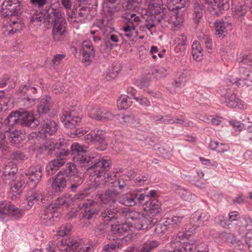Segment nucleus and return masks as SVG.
I'll return each mask as SVG.
<instances>
[{"mask_svg":"<svg viewBox=\"0 0 252 252\" xmlns=\"http://www.w3.org/2000/svg\"><path fill=\"white\" fill-rule=\"evenodd\" d=\"M59 0H51V10H48L49 19L53 23V38L55 41L63 40L66 33V22L63 16L59 13Z\"/></svg>","mask_w":252,"mask_h":252,"instance_id":"obj_4","label":"nucleus"},{"mask_svg":"<svg viewBox=\"0 0 252 252\" xmlns=\"http://www.w3.org/2000/svg\"><path fill=\"white\" fill-rule=\"evenodd\" d=\"M158 245L159 242L156 240L147 241L143 244L139 252H150L152 250L158 247Z\"/></svg>","mask_w":252,"mask_h":252,"instance_id":"obj_47","label":"nucleus"},{"mask_svg":"<svg viewBox=\"0 0 252 252\" xmlns=\"http://www.w3.org/2000/svg\"><path fill=\"white\" fill-rule=\"evenodd\" d=\"M134 99L142 105L145 106H150L151 105L150 101L147 98L143 96L134 97Z\"/></svg>","mask_w":252,"mask_h":252,"instance_id":"obj_63","label":"nucleus"},{"mask_svg":"<svg viewBox=\"0 0 252 252\" xmlns=\"http://www.w3.org/2000/svg\"><path fill=\"white\" fill-rule=\"evenodd\" d=\"M192 55L194 59L200 61L203 56L202 49L199 41L195 40L192 45Z\"/></svg>","mask_w":252,"mask_h":252,"instance_id":"obj_40","label":"nucleus"},{"mask_svg":"<svg viewBox=\"0 0 252 252\" xmlns=\"http://www.w3.org/2000/svg\"><path fill=\"white\" fill-rule=\"evenodd\" d=\"M241 222L243 226L247 228L252 226V220L248 216L242 218Z\"/></svg>","mask_w":252,"mask_h":252,"instance_id":"obj_64","label":"nucleus"},{"mask_svg":"<svg viewBox=\"0 0 252 252\" xmlns=\"http://www.w3.org/2000/svg\"><path fill=\"white\" fill-rule=\"evenodd\" d=\"M20 15L12 14L7 16L9 17V23L13 29L14 33L21 31L23 27V24L19 18Z\"/></svg>","mask_w":252,"mask_h":252,"instance_id":"obj_38","label":"nucleus"},{"mask_svg":"<svg viewBox=\"0 0 252 252\" xmlns=\"http://www.w3.org/2000/svg\"><path fill=\"white\" fill-rule=\"evenodd\" d=\"M131 227V224H129L126 222L118 224H112L111 230L114 234L118 236H116V238L121 239L123 238L120 237L121 235H125V233L129 230Z\"/></svg>","mask_w":252,"mask_h":252,"instance_id":"obj_35","label":"nucleus"},{"mask_svg":"<svg viewBox=\"0 0 252 252\" xmlns=\"http://www.w3.org/2000/svg\"><path fill=\"white\" fill-rule=\"evenodd\" d=\"M8 86L9 89L15 87V83L12 81L7 74H4L0 77V88Z\"/></svg>","mask_w":252,"mask_h":252,"instance_id":"obj_46","label":"nucleus"},{"mask_svg":"<svg viewBox=\"0 0 252 252\" xmlns=\"http://www.w3.org/2000/svg\"><path fill=\"white\" fill-rule=\"evenodd\" d=\"M142 0H128L126 5L127 9L137 11L139 10V5Z\"/></svg>","mask_w":252,"mask_h":252,"instance_id":"obj_51","label":"nucleus"},{"mask_svg":"<svg viewBox=\"0 0 252 252\" xmlns=\"http://www.w3.org/2000/svg\"><path fill=\"white\" fill-rule=\"evenodd\" d=\"M182 252H209L207 245L203 242H196L195 243L183 242Z\"/></svg>","mask_w":252,"mask_h":252,"instance_id":"obj_22","label":"nucleus"},{"mask_svg":"<svg viewBox=\"0 0 252 252\" xmlns=\"http://www.w3.org/2000/svg\"><path fill=\"white\" fill-rule=\"evenodd\" d=\"M110 210L104 211L102 213V220L105 222H108L115 218V215L118 214H122L126 219L127 223L133 225L135 226L136 223L142 213L136 211L134 209L126 208H120L111 206Z\"/></svg>","mask_w":252,"mask_h":252,"instance_id":"obj_7","label":"nucleus"},{"mask_svg":"<svg viewBox=\"0 0 252 252\" xmlns=\"http://www.w3.org/2000/svg\"><path fill=\"white\" fill-rule=\"evenodd\" d=\"M220 94L222 97L221 101L227 106L231 108L237 107L239 109L245 108V105L244 102L238 98L228 88L222 87L220 90Z\"/></svg>","mask_w":252,"mask_h":252,"instance_id":"obj_12","label":"nucleus"},{"mask_svg":"<svg viewBox=\"0 0 252 252\" xmlns=\"http://www.w3.org/2000/svg\"><path fill=\"white\" fill-rule=\"evenodd\" d=\"M214 24L216 34L220 38H223L232 29L230 23L224 22L222 20L216 21Z\"/></svg>","mask_w":252,"mask_h":252,"instance_id":"obj_28","label":"nucleus"},{"mask_svg":"<svg viewBox=\"0 0 252 252\" xmlns=\"http://www.w3.org/2000/svg\"><path fill=\"white\" fill-rule=\"evenodd\" d=\"M51 97L49 95H44L40 99L37 106V112L41 114H46L52 107Z\"/></svg>","mask_w":252,"mask_h":252,"instance_id":"obj_32","label":"nucleus"},{"mask_svg":"<svg viewBox=\"0 0 252 252\" xmlns=\"http://www.w3.org/2000/svg\"><path fill=\"white\" fill-rule=\"evenodd\" d=\"M132 104L130 98L126 95H121L117 99V105L119 109H126Z\"/></svg>","mask_w":252,"mask_h":252,"instance_id":"obj_43","label":"nucleus"},{"mask_svg":"<svg viewBox=\"0 0 252 252\" xmlns=\"http://www.w3.org/2000/svg\"><path fill=\"white\" fill-rule=\"evenodd\" d=\"M200 1L201 2V4L197 2L194 3V13L193 14V16L196 23L199 22V19L202 17L203 15L202 10L203 8V6L202 4L203 3H205L202 1H201L200 0Z\"/></svg>","mask_w":252,"mask_h":252,"instance_id":"obj_45","label":"nucleus"},{"mask_svg":"<svg viewBox=\"0 0 252 252\" xmlns=\"http://www.w3.org/2000/svg\"><path fill=\"white\" fill-rule=\"evenodd\" d=\"M81 51L83 61L86 65L92 62L94 56V50L92 43L90 40H84L82 43Z\"/></svg>","mask_w":252,"mask_h":252,"instance_id":"obj_21","label":"nucleus"},{"mask_svg":"<svg viewBox=\"0 0 252 252\" xmlns=\"http://www.w3.org/2000/svg\"><path fill=\"white\" fill-rule=\"evenodd\" d=\"M167 230H168V228L166 224H165V221L156 224L154 227L155 233L158 235L164 232Z\"/></svg>","mask_w":252,"mask_h":252,"instance_id":"obj_52","label":"nucleus"},{"mask_svg":"<svg viewBox=\"0 0 252 252\" xmlns=\"http://www.w3.org/2000/svg\"><path fill=\"white\" fill-rule=\"evenodd\" d=\"M6 210V214H9L15 219L21 217L24 213L23 210L19 209L13 204L9 203Z\"/></svg>","mask_w":252,"mask_h":252,"instance_id":"obj_44","label":"nucleus"},{"mask_svg":"<svg viewBox=\"0 0 252 252\" xmlns=\"http://www.w3.org/2000/svg\"><path fill=\"white\" fill-rule=\"evenodd\" d=\"M183 218V216H179L168 218L165 221V224H166L169 230L177 229L182 223Z\"/></svg>","mask_w":252,"mask_h":252,"instance_id":"obj_37","label":"nucleus"},{"mask_svg":"<svg viewBox=\"0 0 252 252\" xmlns=\"http://www.w3.org/2000/svg\"><path fill=\"white\" fill-rule=\"evenodd\" d=\"M67 145V140L60 139L58 142L54 144L53 146L48 148L49 153L51 155H54L57 157L50 162L54 165L53 167H55L58 170L65 162V159L62 158V156H66L69 153L68 149H65Z\"/></svg>","mask_w":252,"mask_h":252,"instance_id":"obj_9","label":"nucleus"},{"mask_svg":"<svg viewBox=\"0 0 252 252\" xmlns=\"http://www.w3.org/2000/svg\"><path fill=\"white\" fill-rule=\"evenodd\" d=\"M32 189L27 192V201L29 208L32 207L33 205L39 200L42 201L44 199V194H43L42 190H35V188Z\"/></svg>","mask_w":252,"mask_h":252,"instance_id":"obj_30","label":"nucleus"},{"mask_svg":"<svg viewBox=\"0 0 252 252\" xmlns=\"http://www.w3.org/2000/svg\"><path fill=\"white\" fill-rule=\"evenodd\" d=\"M31 23H36L37 25L39 24L43 20H44L43 14L41 12H38L36 10H31L27 16Z\"/></svg>","mask_w":252,"mask_h":252,"instance_id":"obj_42","label":"nucleus"},{"mask_svg":"<svg viewBox=\"0 0 252 252\" xmlns=\"http://www.w3.org/2000/svg\"><path fill=\"white\" fill-rule=\"evenodd\" d=\"M71 201V198L69 195H63L58 197L55 200L54 203L50 205H54V209L55 208H60L61 207H67Z\"/></svg>","mask_w":252,"mask_h":252,"instance_id":"obj_41","label":"nucleus"},{"mask_svg":"<svg viewBox=\"0 0 252 252\" xmlns=\"http://www.w3.org/2000/svg\"><path fill=\"white\" fill-rule=\"evenodd\" d=\"M145 201L143 209L149 216L154 217L161 213V204L156 198H151Z\"/></svg>","mask_w":252,"mask_h":252,"instance_id":"obj_20","label":"nucleus"},{"mask_svg":"<svg viewBox=\"0 0 252 252\" xmlns=\"http://www.w3.org/2000/svg\"><path fill=\"white\" fill-rule=\"evenodd\" d=\"M92 189V187H88L83 190L79 191L75 194L74 198L75 200H83L88 197L90 194L89 191Z\"/></svg>","mask_w":252,"mask_h":252,"instance_id":"obj_53","label":"nucleus"},{"mask_svg":"<svg viewBox=\"0 0 252 252\" xmlns=\"http://www.w3.org/2000/svg\"><path fill=\"white\" fill-rule=\"evenodd\" d=\"M231 243L233 247L236 250L242 251L244 250L245 248H247V246L245 244L243 243L240 240H237L235 238L233 239Z\"/></svg>","mask_w":252,"mask_h":252,"instance_id":"obj_56","label":"nucleus"},{"mask_svg":"<svg viewBox=\"0 0 252 252\" xmlns=\"http://www.w3.org/2000/svg\"><path fill=\"white\" fill-rule=\"evenodd\" d=\"M55 211L54 205L49 204L47 207H43L39 213L41 222L46 225H52L55 221L53 214Z\"/></svg>","mask_w":252,"mask_h":252,"instance_id":"obj_18","label":"nucleus"},{"mask_svg":"<svg viewBox=\"0 0 252 252\" xmlns=\"http://www.w3.org/2000/svg\"><path fill=\"white\" fill-rule=\"evenodd\" d=\"M239 72L241 77L239 79L227 77L225 79V82L229 86L230 85H236L237 87H243L244 86H248L249 84L248 81L252 82V71L245 67L241 66L239 68Z\"/></svg>","mask_w":252,"mask_h":252,"instance_id":"obj_13","label":"nucleus"},{"mask_svg":"<svg viewBox=\"0 0 252 252\" xmlns=\"http://www.w3.org/2000/svg\"><path fill=\"white\" fill-rule=\"evenodd\" d=\"M72 229V226L70 223H65L62 225L57 231L58 235L63 237L69 234Z\"/></svg>","mask_w":252,"mask_h":252,"instance_id":"obj_49","label":"nucleus"},{"mask_svg":"<svg viewBox=\"0 0 252 252\" xmlns=\"http://www.w3.org/2000/svg\"><path fill=\"white\" fill-rule=\"evenodd\" d=\"M81 241L72 238H62L57 243L50 241L46 248L47 252H67L75 250H81Z\"/></svg>","mask_w":252,"mask_h":252,"instance_id":"obj_8","label":"nucleus"},{"mask_svg":"<svg viewBox=\"0 0 252 252\" xmlns=\"http://www.w3.org/2000/svg\"><path fill=\"white\" fill-rule=\"evenodd\" d=\"M176 192L183 199L189 202L194 201L196 197L194 194L181 187H178Z\"/></svg>","mask_w":252,"mask_h":252,"instance_id":"obj_39","label":"nucleus"},{"mask_svg":"<svg viewBox=\"0 0 252 252\" xmlns=\"http://www.w3.org/2000/svg\"><path fill=\"white\" fill-rule=\"evenodd\" d=\"M90 8L88 7H76L73 8L71 11V17L72 18H81L84 19L90 20L93 15L90 13Z\"/></svg>","mask_w":252,"mask_h":252,"instance_id":"obj_31","label":"nucleus"},{"mask_svg":"<svg viewBox=\"0 0 252 252\" xmlns=\"http://www.w3.org/2000/svg\"><path fill=\"white\" fill-rule=\"evenodd\" d=\"M4 123L9 126L19 124L22 126L34 128L39 125V121L34 117L32 112L22 111L11 112L5 120Z\"/></svg>","mask_w":252,"mask_h":252,"instance_id":"obj_5","label":"nucleus"},{"mask_svg":"<svg viewBox=\"0 0 252 252\" xmlns=\"http://www.w3.org/2000/svg\"><path fill=\"white\" fill-rule=\"evenodd\" d=\"M12 165H14L11 163H9L8 165H6L3 168V173L5 176H8L9 178H12L15 176L17 172V169L15 167H11Z\"/></svg>","mask_w":252,"mask_h":252,"instance_id":"obj_48","label":"nucleus"},{"mask_svg":"<svg viewBox=\"0 0 252 252\" xmlns=\"http://www.w3.org/2000/svg\"><path fill=\"white\" fill-rule=\"evenodd\" d=\"M10 158L12 159L16 160H24L27 158V157L26 155L24 154L21 152H16L12 153L10 155Z\"/></svg>","mask_w":252,"mask_h":252,"instance_id":"obj_57","label":"nucleus"},{"mask_svg":"<svg viewBox=\"0 0 252 252\" xmlns=\"http://www.w3.org/2000/svg\"><path fill=\"white\" fill-rule=\"evenodd\" d=\"M2 126V123L0 122V128ZM17 131L16 133L13 132L10 133L8 131H6L5 133H3L0 130V152H4L7 150V143L5 139L6 136H10V138H11L10 141L13 143H15L16 142V138H17Z\"/></svg>","mask_w":252,"mask_h":252,"instance_id":"obj_34","label":"nucleus"},{"mask_svg":"<svg viewBox=\"0 0 252 252\" xmlns=\"http://www.w3.org/2000/svg\"><path fill=\"white\" fill-rule=\"evenodd\" d=\"M25 188V182L23 180L14 181L10 188V192L9 196L13 200L19 197L21 193Z\"/></svg>","mask_w":252,"mask_h":252,"instance_id":"obj_33","label":"nucleus"},{"mask_svg":"<svg viewBox=\"0 0 252 252\" xmlns=\"http://www.w3.org/2000/svg\"><path fill=\"white\" fill-rule=\"evenodd\" d=\"M58 173L68 181L76 175L78 172L75 164L69 162L66 165L65 168H63Z\"/></svg>","mask_w":252,"mask_h":252,"instance_id":"obj_36","label":"nucleus"},{"mask_svg":"<svg viewBox=\"0 0 252 252\" xmlns=\"http://www.w3.org/2000/svg\"><path fill=\"white\" fill-rule=\"evenodd\" d=\"M210 216L209 214L206 211H197L195 212L192 216L191 219L195 223L194 224V227L193 230H195L196 228L206 225Z\"/></svg>","mask_w":252,"mask_h":252,"instance_id":"obj_27","label":"nucleus"},{"mask_svg":"<svg viewBox=\"0 0 252 252\" xmlns=\"http://www.w3.org/2000/svg\"><path fill=\"white\" fill-rule=\"evenodd\" d=\"M118 199V193L115 191L108 190L104 193L100 194L97 201H99L101 203L104 204L103 208L101 210V217L102 219V213L104 211L110 210L111 206L118 207L116 205V202Z\"/></svg>","mask_w":252,"mask_h":252,"instance_id":"obj_14","label":"nucleus"},{"mask_svg":"<svg viewBox=\"0 0 252 252\" xmlns=\"http://www.w3.org/2000/svg\"><path fill=\"white\" fill-rule=\"evenodd\" d=\"M128 23L123 26L124 34L128 38L135 37L137 35L136 27L140 22V18L136 16L135 14L127 15Z\"/></svg>","mask_w":252,"mask_h":252,"instance_id":"obj_16","label":"nucleus"},{"mask_svg":"<svg viewBox=\"0 0 252 252\" xmlns=\"http://www.w3.org/2000/svg\"><path fill=\"white\" fill-rule=\"evenodd\" d=\"M42 170V167L39 165L32 166L25 173L29 179L28 184L31 188H35L40 181Z\"/></svg>","mask_w":252,"mask_h":252,"instance_id":"obj_15","label":"nucleus"},{"mask_svg":"<svg viewBox=\"0 0 252 252\" xmlns=\"http://www.w3.org/2000/svg\"><path fill=\"white\" fill-rule=\"evenodd\" d=\"M157 194V191L151 190L149 193H146L142 189L134 190L123 194L118 199V202L123 205L132 207L142 204L144 201L151 199Z\"/></svg>","mask_w":252,"mask_h":252,"instance_id":"obj_6","label":"nucleus"},{"mask_svg":"<svg viewBox=\"0 0 252 252\" xmlns=\"http://www.w3.org/2000/svg\"><path fill=\"white\" fill-rule=\"evenodd\" d=\"M147 5V12L150 15H158L162 11L163 13L158 18V21L163 27H167L168 24L172 23L176 31L183 22V13L185 6L188 4L187 0H167V9H164L162 0H145Z\"/></svg>","mask_w":252,"mask_h":252,"instance_id":"obj_1","label":"nucleus"},{"mask_svg":"<svg viewBox=\"0 0 252 252\" xmlns=\"http://www.w3.org/2000/svg\"><path fill=\"white\" fill-rule=\"evenodd\" d=\"M85 205V207L84 209V212L83 213V217L84 219H91L93 218L95 212L94 210L93 209H91L90 207L88 206L87 203H83V205Z\"/></svg>","mask_w":252,"mask_h":252,"instance_id":"obj_50","label":"nucleus"},{"mask_svg":"<svg viewBox=\"0 0 252 252\" xmlns=\"http://www.w3.org/2000/svg\"><path fill=\"white\" fill-rule=\"evenodd\" d=\"M231 6L233 15L235 17L239 18L245 15L248 7L244 1L232 0Z\"/></svg>","mask_w":252,"mask_h":252,"instance_id":"obj_29","label":"nucleus"},{"mask_svg":"<svg viewBox=\"0 0 252 252\" xmlns=\"http://www.w3.org/2000/svg\"><path fill=\"white\" fill-rule=\"evenodd\" d=\"M89 116L96 120H110L115 117L106 108L97 106L93 107L90 110Z\"/></svg>","mask_w":252,"mask_h":252,"instance_id":"obj_17","label":"nucleus"},{"mask_svg":"<svg viewBox=\"0 0 252 252\" xmlns=\"http://www.w3.org/2000/svg\"><path fill=\"white\" fill-rule=\"evenodd\" d=\"M23 0H5L1 4L0 12L2 16L21 14L23 12Z\"/></svg>","mask_w":252,"mask_h":252,"instance_id":"obj_10","label":"nucleus"},{"mask_svg":"<svg viewBox=\"0 0 252 252\" xmlns=\"http://www.w3.org/2000/svg\"><path fill=\"white\" fill-rule=\"evenodd\" d=\"M190 235L191 234H188L187 231L179 232L172 238L171 246L173 250L171 251L163 250L159 252H182V242L186 239H188Z\"/></svg>","mask_w":252,"mask_h":252,"instance_id":"obj_19","label":"nucleus"},{"mask_svg":"<svg viewBox=\"0 0 252 252\" xmlns=\"http://www.w3.org/2000/svg\"><path fill=\"white\" fill-rule=\"evenodd\" d=\"M153 217L149 216L148 217L145 216L143 214L142 216L135 223V228L139 230L150 229L157 223L158 220L152 218Z\"/></svg>","mask_w":252,"mask_h":252,"instance_id":"obj_24","label":"nucleus"},{"mask_svg":"<svg viewBox=\"0 0 252 252\" xmlns=\"http://www.w3.org/2000/svg\"><path fill=\"white\" fill-rule=\"evenodd\" d=\"M246 242L247 248H248L250 251L252 252V232H247L244 238Z\"/></svg>","mask_w":252,"mask_h":252,"instance_id":"obj_59","label":"nucleus"},{"mask_svg":"<svg viewBox=\"0 0 252 252\" xmlns=\"http://www.w3.org/2000/svg\"><path fill=\"white\" fill-rule=\"evenodd\" d=\"M67 180L59 173L54 179L51 184L52 192L53 194L58 195L63 192L66 187Z\"/></svg>","mask_w":252,"mask_h":252,"instance_id":"obj_23","label":"nucleus"},{"mask_svg":"<svg viewBox=\"0 0 252 252\" xmlns=\"http://www.w3.org/2000/svg\"><path fill=\"white\" fill-rule=\"evenodd\" d=\"M84 138L87 142H92L102 144L104 145H106L104 133L102 130L99 129H95L92 130L89 134L86 135Z\"/></svg>","mask_w":252,"mask_h":252,"instance_id":"obj_25","label":"nucleus"},{"mask_svg":"<svg viewBox=\"0 0 252 252\" xmlns=\"http://www.w3.org/2000/svg\"><path fill=\"white\" fill-rule=\"evenodd\" d=\"M119 71V69H115L114 68L109 69L108 71H107L105 78L107 80H110L112 79H114L118 75Z\"/></svg>","mask_w":252,"mask_h":252,"instance_id":"obj_60","label":"nucleus"},{"mask_svg":"<svg viewBox=\"0 0 252 252\" xmlns=\"http://www.w3.org/2000/svg\"><path fill=\"white\" fill-rule=\"evenodd\" d=\"M58 126L56 123L49 119L43 121L41 123L39 132L45 136L54 134L57 130Z\"/></svg>","mask_w":252,"mask_h":252,"instance_id":"obj_26","label":"nucleus"},{"mask_svg":"<svg viewBox=\"0 0 252 252\" xmlns=\"http://www.w3.org/2000/svg\"><path fill=\"white\" fill-rule=\"evenodd\" d=\"M117 119L121 123L131 124L133 121V118L129 115L124 114H119L117 116Z\"/></svg>","mask_w":252,"mask_h":252,"instance_id":"obj_54","label":"nucleus"},{"mask_svg":"<svg viewBox=\"0 0 252 252\" xmlns=\"http://www.w3.org/2000/svg\"><path fill=\"white\" fill-rule=\"evenodd\" d=\"M87 147H84L77 143H73L71 146V153L72 160L74 162L78 163L81 167H88V171L92 176H95L96 178L103 177L106 179V182H110L109 178L110 176L106 174V172L109 170L111 163L109 157H103L98 161L94 157H91L86 154Z\"/></svg>","mask_w":252,"mask_h":252,"instance_id":"obj_2","label":"nucleus"},{"mask_svg":"<svg viewBox=\"0 0 252 252\" xmlns=\"http://www.w3.org/2000/svg\"><path fill=\"white\" fill-rule=\"evenodd\" d=\"M201 42L205 44L206 48L208 52H211L213 47V42L212 38L210 37L205 35L201 40Z\"/></svg>","mask_w":252,"mask_h":252,"instance_id":"obj_55","label":"nucleus"},{"mask_svg":"<svg viewBox=\"0 0 252 252\" xmlns=\"http://www.w3.org/2000/svg\"><path fill=\"white\" fill-rule=\"evenodd\" d=\"M117 0H104L102 6L104 15L102 19L97 20L94 26L98 27L102 33L108 36L114 31L113 27L115 17L119 16V9L116 6Z\"/></svg>","mask_w":252,"mask_h":252,"instance_id":"obj_3","label":"nucleus"},{"mask_svg":"<svg viewBox=\"0 0 252 252\" xmlns=\"http://www.w3.org/2000/svg\"><path fill=\"white\" fill-rule=\"evenodd\" d=\"M82 115L73 109H64L61 117V120L64 126L73 129L78 123L81 121Z\"/></svg>","mask_w":252,"mask_h":252,"instance_id":"obj_11","label":"nucleus"},{"mask_svg":"<svg viewBox=\"0 0 252 252\" xmlns=\"http://www.w3.org/2000/svg\"><path fill=\"white\" fill-rule=\"evenodd\" d=\"M24 105L27 107H31L36 103V99L29 96L23 99Z\"/></svg>","mask_w":252,"mask_h":252,"instance_id":"obj_62","label":"nucleus"},{"mask_svg":"<svg viewBox=\"0 0 252 252\" xmlns=\"http://www.w3.org/2000/svg\"><path fill=\"white\" fill-rule=\"evenodd\" d=\"M215 221L216 222L220 224L223 227H226L229 225V223H228V221L224 219L223 216H219L215 218Z\"/></svg>","mask_w":252,"mask_h":252,"instance_id":"obj_61","label":"nucleus"},{"mask_svg":"<svg viewBox=\"0 0 252 252\" xmlns=\"http://www.w3.org/2000/svg\"><path fill=\"white\" fill-rule=\"evenodd\" d=\"M239 62L244 64L252 66V55H244L240 59Z\"/></svg>","mask_w":252,"mask_h":252,"instance_id":"obj_58","label":"nucleus"}]
</instances>
